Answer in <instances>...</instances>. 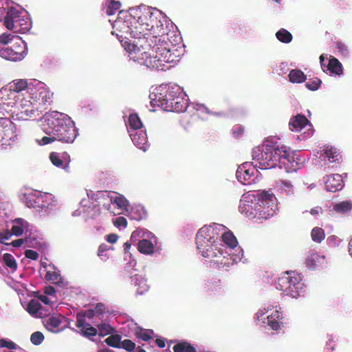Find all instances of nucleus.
Masks as SVG:
<instances>
[{
	"label": "nucleus",
	"mask_w": 352,
	"mask_h": 352,
	"mask_svg": "<svg viewBox=\"0 0 352 352\" xmlns=\"http://www.w3.org/2000/svg\"><path fill=\"white\" fill-rule=\"evenodd\" d=\"M25 241H28V239H18L16 240H14L12 243H9L10 245H12L13 247L18 248L21 246L23 244L25 243Z\"/></svg>",
	"instance_id": "nucleus-59"
},
{
	"label": "nucleus",
	"mask_w": 352,
	"mask_h": 352,
	"mask_svg": "<svg viewBox=\"0 0 352 352\" xmlns=\"http://www.w3.org/2000/svg\"><path fill=\"white\" fill-rule=\"evenodd\" d=\"M289 80L292 83H301L306 80L305 74L300 69H292L288 75Z\"/></svg>",
	"instance_id": "nucleus-30"
},
{
	"label": "nucleus",
	"mask_w": 352,
	"mask_h": 352,
	"mask_svg": "<svg viewBox=\"0 0 352 352\" xmlns=\"http://www.w3.org/2000/svg\"><path fill=\"white\" fill-rule=\"evenodd\" d=\"M45 293L48 295H52L56 293V289L52 286H48L45 287Z\"/></svg>",
	"instance_id": "nucleus-63"
},
{
	"label": "nucleus",
	"mask_w": 352,
	"mask_h": 352,
	"mask_svg": "<svg viewBox=\"0 0 352 352\" xmlns=\"http://www.w3.org/2000/svg\"><path fill=\"white\" fill-rule=\"evenodd\" d=\"M0 137L2 141L9 142L16 138L14 124L7 118H0Z\"/></svg>",
	"instance_id": "nucleus-12"
},
{
	"label": "nucleus",
	"mask_w": 352,
	"mask_h": 352,
	"mask_svg": "<svg viewBox=\"0 0 352 352\" xmlns=\"http://www.w3.org/2000/svg\"><path fill=\"white\" fill-rule=\"evenodd\" d=\"M43 130L47 135L41 139L44 145L54 141L71 144L77 136L74 122L69 117L58 113L48 116L45 119Z\"/></svg>",
	"instance_id": "nucleus-2"
},
{
	"label": "nucleus",
	"mask_w": 352,
	"mask_h": 352,
	"mask_svg": "<svg viewBox=\"0 0 352 352\" xmlns=\"http://www.w3.org/2000/svg\"><path fill=\"white\" fill-rule=\"evenodd\" d=\"M121 336L119 334H113L104 340V342L109 346L120 349L121 344Z\"/></svg>",
	"instance_id": "nucleus-41"
},
{
	"label": "nucleus",
	"mask_w": 352,
	"mask_h": 352,
	"mask_svg": "<svg viewBox=\"0 0 352 352\" xmlns=\"http://www.w3.org/2000/svg\"><path fill=\"white\" fill-rule=\"evenodd\" d=\"M11 232L16 236H21L24 232L27 235L31 230L29 223L23 218H16L12 221Z\"/></svg>",
	"instance_id": "nucleus-16"
},
{
	"label": "nucleus",
	"mask_w": 352,
	"mask_h": 352,
	"mask_svg": "<svg viewBox=\"0 0 352 352\" xmlns=\"http://www.w3.org/2000/svg\"><path fill=\"white\" fill-rule=\"evenodd\" d=\"M283 319V314L278 310L274 311L267 316V324L273 330H278L280 327V320Z\"/></svg>",
	"instance_id": "nucleus-24"
},
{
	"label": "nucleus",
	"mask_w": 352,
	"mask_h": 352,
	"mask_svg": "<svg viewBox=\"0 0 352 352\" xmlns=\"http://www.w3.org/2000/svg\"><path fill=\"white\" fill-rule=\"evenodd\" d=\"M244 129L241 126H235L232 129V133L235 137L239 138L243 133Z\"/></svg>",
	"instance_id": "nucleus-58"
},
{
	"label": "nucleus",
	"mask_w": 352,
	"mask_h": 352,
	"mask_svg": "<svg viewBox=\"0 0 352 352\" xmlns=\"http://www.w3.org/2000/svg\"><path fill=\"white\" fill-rule=\"evenodd\" d=\"M118 239L116 234H109L107 236V241L110 243H115Z\"/></svg>",
	"instance_id": "nucleus-61"
},
{
	"label": "nucleus",
	"mask_w": 352,
	"mask_h": 352,
	"mask_svg": "<svg viewBox=\"0 0 352 352\" xmlns=\"http://www.w3.org/2000/svg\"><path fill=\"white\" fill-rule=\"evenodd\" d=\"M311 236L314 241L316 243H320L322 240L324 239L325 234L323 229L316 227L311 230Z\"/></svg>",
	"instance_id": "nucleus-42"
},
{
	"label": "nucleus",
	"mask_w": 352,
	"mask_h": 352,
	"mask_svg": "<svg viewBox=\"0 0 352 352\" xmlns=\"http://www.w3.org/2000/svg\"><path fill=\"white\" fill-rule=\"evenodd\" d=\"M61 319L58 316L49 317L45 321V326L46 329L52 332H58V327L61 324Z\"/></svg>",
	"instance_id": "nucleus-27"
},
{
	"label": "nucleus",
	"mask_w": 352,
	"mask_h": 352,
	"mask_svg": "<svg viewBox=\"0 0 352 352\" xmlns=\"http://www.w3.org/2000/svg\"><path fill=\"white\" fill-rule=\"evenodd\" d=\"M25 54V43L21 38L16 36L15 41L1 52L0 56L6 60L16 61L21 60Z\"/></svg>",
	"instance_id": "nucleus-9"
},
{
	"label": "nucleus",
	"mask_w": 352,
	"mask_h": 352,
	"mask_svg": "<svg viewBox=\"0 0 352 352\" xmlns=\"http://www.w3.org/2000/svg\"><path fill=\"white\" fill-rule=\"evenodd\" d=\"M309 120L307 118L301 114H298L292 117L289 122V127L293 131H301L307 124Z\"/></svg>",
	"instance_id": "nucleus-21"
},
{
	"label": "nucleus",
	"mask_w": 352,
	"mask_h": 352,
	"mask_svg": "<svg viewBox=\"0 0 352 352\" xmlns=\"http://www.w3.org/2000/svg\"><path fill=\"white\" fill-rule=\"evenodd\" d=\"M254 168L248 162L240 165L236 170V175L239 182L244 185L250 184V178L254 174Z\"/></svg>",
	"instance_id": "nucleus-14"
},
{
	"label": "nucleus",
	"mask_w": 352,
	"mask_h": 352,
	"mask_svg": "<svg viewBox=\"0 0 352 352\" xmlns=\"http://www.w3.org/2000/svg\"><path fill=\"white\" fill-rule=\"evenodd\" d=\"M45 280L50 281L54 284L60 285L63 283V278L59 271L54 269L53 270H48L46 272Z\"/></svg>",
	"instance_id": "nucleus-31"
},
{
	"label": "nucleus",
	"mask_w": 352,
	"mask_h": 352,
	"mask_svg": "<svg viewBox=\"0 0 352 352\" xmlns=\"http://www.w3.org/2000/svg\"><path fill=\"white\" fill-rule=\"evenodd\" d=\"M128 122L130 128L134 131L140 129L142 127V123L139 116L133 113L129 116Z\"/></svg>",
	"instance_id": "nucleus-40"
},
{
	"label": "nucleus",
	"mask_w": 352,
	"mask_h": 352,
	"mask_svg": "<svg viewBox=\"0 0 352 352\" xmlns=\"http://www.w3.org/2000/svg\"><path fill=\"white\" fill-rule=\"evenodd\" d=\"M352 209V201H342L338 204H336L333 206L332 210L337 214H344L350 212Z\"/></svg>",
	"instance_id": "nucleus-26"
},
{
	"label": "nucleus",
	"mask_w": 352,
	"mask_h": 352,
	"mask_svg": "<svg viewBox=\"0 0 352 352\" xmlns=\"http://www.w3.org/2000/svg\"><path fill=\"white\" fill-rule=\"evenodd\" d=\"M132 142L135 145L143 151H146V144L147 142V136L145 131H134L133 133H130Z\"/></svg>",
	"instance_id": "nucleus-22"
},
{
	"label": "nucleus",
	"mask_w": 352,
	"mask_h": 352,
	"mask_svg": "<svg viewBox=\"0 0 352 352\" xmlns=\"http://www.w3.org/2000/svg\"><path fill=\"white\" fill-rule=\"evenodd\" d=\"M138 249L142 254H152L154 252L155 247L150 241L142 239L138 242Z\"/></svg>",
	"instance_id": "nucleus-28"
},
{
	"label": "nucleus",
	"mask_w": 352,
	"mask_h": 352,
	"mask_svg": "<svg viewBox=\"0 0 352 352\" xmlns=\"http://www.w3.org/2000/svg\"><path fill=\"white\" fill-rule=\"evenodd\" d=\"M40 303L34 300H32L28 305V311L30 314H36L41 309Z\"/></svg>",
	"instance_id": "nucleus-49"
},
{
	"label": "nucleus",
	"mask_w": 352,
	"mask_h": 352,
	"mask_svg": "<svg viewBox=\"0 0 352 352\" xmlns=\"http://www.w3.org/2000/svg\"><path fill=\"white\" fill-rule=\"evenodd\" d=\"M221 238V242L223 241L225 244L228 245L231 248H234L237 245V240L231 232L223 233Z\"/></svg>",
	"instance_id": "nucleus-36"
},
{
	"label": "nucleus",
	"mask_w": 352,
	"mask_h": 352,
	"mask_svg": "<svg viewBox=\"0 0 352 352\" xmlns=\"http://www.w3.org/2000/svg\"><path fill=\"white\" fill-rule=\"evenodd\" d=\"M129 217L136 221H140L143 218L141 211L138 208H131L129 212Z\"/></svg>",
	"instance_id": "nucleus-51"
},
{
	"label": "nucleus",
	"mask_w": 352,
	"mask_h": 352,
	"mask_svg": "<svg viewBox=\"0 0 352 352\" xmlns=\"http://www.w3.org/2000/svg\"><path fill=\"white\" fill-rule=\"evenodd\" d=\"M97 329L98 330V335L100 337H104L107 335L113 333L116 331V329L107 323H100L97 325Z\"/></svg>",
	"instance_id": "nucleus-39"
},
{
	"label": "nucleus",
	"mask_w": 352,
	"mask_h": 352,
	"mask_svg": "<svg viewBox=\"0 0 352 352\" xmlns=\"http://www.w3.org/2000/svg\"><path fill=\"white\" fill-rule=\"evenodd\" d=\"M25 256L33 261H36L38 258V253L34 250H27L24 252Z\"/></svg>",
	"instance_id": "nucleus-55"
},
{
	"label": "nucleus",
	"mask_w": 352,
	"mask_h": 352,
	"mask_svg": "<svg viewBox=\"0 0 352 352\" xmlns=\"http://www.w3.org/2000/svg\"><path fill=\"white\" fill-rule=\"evenodd\" d=\"M1 263L6 267L10 268L12 272H14L17 269V263L14 257L9 253H6L3 255Z\"/></svg>",
	"instance_id": "nucleus-33"
},
{
	"label": "nucleus",
	"mask_w": 352,
	"mask_h": 352,
	"mask_svg": "<svg viewBox=\"0 0 352 352\" xmlns=\"http://www.w3.org/2000/svg\"><path fill=\"white\" fill-rule=\"evenodd\" d=\"M320 257L316 252H310L306 258V264L310 269H314L316 266L317 262L319 261Z\"/></svg>",
	"instance_id": "nucleus-43"
},
{
	"label": "nucleus",
	"mask_w": 352,
	"mask_h": 352,
	"mask_svg": "<svg viewBox=\"0 0 352 352\" xmlns=\"http://www.w3.org/2000/svg\"><path fill=\"white\" fill-rule=\"evenodd\" d=\"M39 107H37L36 104L34 102L26 105L25 107L19 108L16 116L20 120H29L36 116Z\"/></svg>",
	"instance_id": "nucleus-17"
},
{
	"label": "nucleus",
	"mask_w": 352,
	"mask_h": 352,
	"mask_svg": "<svg viewBox=\"0 0 352 352\" xmlns=\"http://www.w3.org/2000/svg\"><path fill=\"white\" fill-rule=\"evenodd\" d=\"M31 234L30 230V232H28V234L23 238V239H28V241H25L24 244L28 247L35 248L38 245L39 243L35 237L31 236Z\"/></svg>",
	"instance_id": "nucleus-50"
},
{
	"label": "nucleus",
	"mask_w": 352,
	"mask_h": 352,
	"mask_svg": "<svg viewBox=\"0 0 352 352\" xmlns=\"http://www.w3.org/2000/svg\"><path fill=\"white\" fill-rule=\"evenodd\" d=\"M148 29L149 36L153 40V38H156L157 36L163 35L165 33V28L164 27L163 23L154 13L153 14Z\"/></svg>",
	"instance_id": "nucleus-15"
},
{
	"label": "nucleus",
	"mask_w": 352,
	"mask_h": 352,
	"mask_svg": "<svg viewBox=\"0 0 352 352\" xmlns=\"http://www.w3.org/2000/svg\"><path fill=\"white\" fill-rule=\"evenodd\" d=\"M304 284L300 276L294 272H287L278 280L276 289L285 295L298 298L304 292Z\"/></svg>",
	"instance_id": "nucleus-7"
},
{
	"label": "nucleus",
	"mask_w": 352,
	"mask_h": 352,
	"mask_svg": "<svg viewBox=\"0 0 352 352\" xmlns=\"http://www.w3.org/2000/svg\"><path fill=\"white\" fill-rule=\"evenodd\" d=\"M323 151L324 158L327 159L329 163H334L337 165L342 162V155L336 148L332 146H326Z\"/></svg>",
	"instance_id": "nucleus-20"
},
{
	"label": "nucleus",
	"mask_w": 352,
	"mask_h": 352,
	"mask_svg": "<svg viewBox=\"0 0 352 352\" xmlns=\"http://www.w3.org/2000/svg\"><path fill=\"white\" fill-rule=\"evenodd\" d=\"M153 12L149 8H144L143 10H140L138 15V18L140 19L142 23L146 25L147 28L149 26V23L152 19Z\"/></svg>",
	"instance_id": "nucleus-35"
},
{
	"label": "nucleus",
	"mask_w": 352,
	"mask_h": 352,
	"mask_svg": "<svg viewBox=\"0 0 352 352\" xmlns=\"http://www.w3.org/2000/svg\"><path fill=\"white\" fill-rule=\"evenodd\" d=\"M276 197L270 190H264L259 195V201L263 206L272 207L276 204Z\"/></svg>",
	"instance_id": "nucleus-23"
},
{
	"label": "nucleus",
	"mask_w": 352,
	"mask_h": 352,
	"mask_svg": "<svg viewBox=\"0 0 352 352\" xmlns=\"http://www.w3.org/2000/svg\"><path fill=\"white\" fill-rule=\"evenodd\" d=\"M179 88L175 90L174 87H168L160 92L152 93L150 95L151 104L157 106L164 111L173 112H182L185 109L184 98L177 93Z\"/></svg>",
	"instance_id": "nucleus-4"
},
{
	"label": "nucleus",
	"mask_w": 352,
	"mask_h": 352,
	"mask_svg": "<svg viewBox=\"0 0 352 352\" xmlns=\"http://www.w3.org/2000/svg\"><path fill=\"white\" fill-rule=\"evenodd\" d=\"M81 331L82 336L87 338L94 337L98 334V329L91 327L90 324H87L86 327L81 329Z\"/></svg>",
	"instance_id": "nucleus-45"
},
{
	"label": "nucleus",
	"mask_w": 352,
	"mask_h": 352,
	"mask_svg": "<svg viewBox=\"0 0 352 352\" xmlns=\"http://www.w3.org/2000/svg\"><path fill=\"white\" fill-rule=\"evenodd\" d=\"M197 248L204 257L213 258L223 254L221 239L216 229L212 226H204L196 235Z\"/></svg>",
	"instance_id": "nucleus-3"
},
{
	"label": "nucleus",
	"mask_w": 352,
	"mask_h": 352,
	"mask_svg": "<svg viewBox=\"0 0 352 352\" xmlns=\"http://www.w3.org/2000/svg\"><path fill=\"white\" fill-rule=\"evenodd\" d=\"M44 340V336L41 331H35L30 336V341L34 345H39Z\"/></svg>",
	"instance_id": "nucleus-48"
},
{
	"label": "nucleus",
	"mask_w": 352,
	"mask_h": 352,
	"mask_svg": "<svg viewBox=\"0 0 352 352\" xmlns=\"http://www.w3.org/2000/svg\"><path fill=\"white\" fill-rule=\"evenodd\" d=\"M277 39L284 43H289L292 41V34L286 29L281 28L276 33Z\"/></svg>",
	"instance_id": "nucleus-37"
},
{
	"label": "nucleus",
	"mask_w": 352,
	"mask_h": 352,
	"mask_svg": "<svg viewBox=\"0 0 352 352\" xmlns=\"http://www.w3.org/2000/svg\"><path fill=\"white\" fill-rule=\"evenodd\" d=\"M343 185L342 176L339 174L328 176L325 182L326 189L330 192H336L341 190Z\"/></svg>",
	"instance_id": "nucleus-19"
},
{
	"label": "nucleus",
	"mask_w": 352,
	"mask_h": 352,
	"mask_svg": "<svg viewBox=\"0 0 352 352\" xmlns=\"http://www.w3.org/2000/svg\"><path fill=\"white\" fill-rule=\"evenodd\" d=\"M50 159L54 166L63 168L65 170H69V163L70 160L69 155L67 153H64L62 157H60L58 153L52 152L50 155Z\"/></svg>",
	"instance_id": "nucleus-18"
},
{
	"label": "nucleus",
	"mask_w": 352,
	"mask_h": 352,
	"mask_svg": "<svg viewBox=\"0 0 352 352\" xmlns=\"http://www.w3.org/2000/svg\"><path fill=\"white\" fill-rule=\"evenodd\" d=\"M280 152L281 160L280 165H283L287 173L296 172L304 164V158H302L296 153H290L286 147L282 146Z\"/></svg>",
	"instance_id": "nucleus-8"
},
{
	"label": "nucleus",
	"mask_w": 352,
	"mask_h": 352,
	"mask_svg": "<svg viewBox=\"0 0 352 352\" xmlns=\"http://www.w3.org/2000/svg\"><path fill=\"white\" fill-rule=\"evenodd\" d=\"M109 250L108 246L106 244H101L98 248V256L102 257L105 256L104 253Z\"/></svg>",
	"instance_id": "nucleus-60"
},
{
	"label": "nucleus",
	"mask_w": 352,
	"mask_h": 352,
	"mask_svg": "<svg viewBox=\"0 0 352 352\" xmlns=\"http://www.w3.org/2000/svg\"><path fill=\"white\" fill-rule=\"evenodd\" d=\"M131 26L132 38L136 40L133 43L126 41L122 44L129 52L130 59L150 69L161 71L168 69V63L177 60V56L170 50L166 42L156 43L155 40L150 38L147 26L138 17L131 16Z\"/></svg>",
	"instance_id": "nucleus-1"
},
{
	"label": "nucleus",
	"mask_w": 352,
	"mask_h": 352,
	"mask_svg": "<svg viewBox=\"0 0 352 352\" xmlns=\"http://www.w3.org/2000/svg\"><path fill=\"white\" fill-rule=\"evenodd\" d=\"M18 101V104L16 106L18 108V110H19V108L25 107L26 105L34 102V100H28L27 98L24 97V95L21 96Z\"/></svg>",
	"instance_id": "nucleus-54"
},
{
	"label": "nucleus",
	"mask_w": 352,
	"mask_h": 352,
	"mask_svg": "<svg viewBox=\"0 0 352 352\" xmlns=\"http://www.w3.org/2000/svg\"><path fill=\"white\" fill-rule=\"evenodd\" d=\"M155 344L157 345L160 348H164L165 347V340L162 338H157L155 340Z\"/></svg>",
	"instance_id": "nucleus-64"
},
{
	"label": "nucleus",
	"mask_w": 352,
	"mask_h": 352,
	"mask_svg": "<svg viewBox=\"0 0 352 352\" xmlns=\"http://www.w3.org/2000/svg\"><path fill=\"white\" fill-rule=\"evenodd\" d=\"M113 203L116 204L119 208L127 210L129 206L128 200L122 195L116 196L113 199H111Z\"/></svg>",
	"instance_id": "nucleus-44"
},
{
	"label": "nucleus",
	"mask_w": 352,
	"mask_h": 352,
	"mask_svg": "<svg viewBox=\"0 0 352 352\" xmlns=\"http://www.w3.org/2000/svg\"><path fill=\"white\" fill-rule=\"evenodd\" d=\"M134 335L137 338L147 342L152 338L154 331L152 329L138 327L134 331Z\"/></svg>",
	"instance_id": "nucleus-32"
},
{
	"label": "nucleus",
	"mask_w": 352,
	"mask_h": 352,
	"mask_svg": "<svg viewBox=\"0 0 352 352\" xmlns=\"http://www.w3.org/2000/svg\"><path fill=\"white\" fill-rule=\"evenodd\" d=\"M14 234L11 230H6L4 232H0V243L9 245V243H6V241L9 240Z\"/></svg>",
	"instance_id": "nucleus-52"
},
{
	"label": "nucleus",
	"mask_w": 352,
	"mask_h": 352,
	"mask_svg": "<svg viewBox=\"0 0 352 352\" xmlns=\"http://www.w3.org/2000/svg\"><path fill=\"white\" fill-rule=\"evenodd\" d=\"M135 346V343L129 339H125L121 341L120 344V348L124 349L127 352H134Z\"/></svg>",
	"instance_id": "nucleus-46"
},
{
	"label": "nucleus",
	"mask_w": 352,
	"mask_h": 352,
	"mask_svg": "<svg viewBox=\"0 0 352 352\" xmlns=\"http://www.w3.org/2000/svg\"><path fill=\"white\" fill-rule=\"evenodd\" d=\"M30 95L32 96H31V99L34 100V102L36 104V106L39 107V109L42 108L45 109L47 108L45 106L50 104L52 102V94H50L48 90L44 88H41L34 91H32ZM28 98H30V96H28Z\"/></svg>",
	"instance_id": "nucleus-13"
},
{
	"label": "nucleus",
	"mask_w": 352,
	"mask_h": 352,
	"mask_svg": "<svg viewBox=\"0 0 352 352\" xmlns=\"http://www.w3.org/2000/svg\"><path fill=\"white\" fill-rule=\"evenodd\" d=\"M0 348H8L9 349H16V344L12 341H8L4 338L0 339Z\"/></svg>",
	"instance_id": "nucleus-53"
},
{
	"label": "nucleus",
	"mask_w": 352,
	"mask_h": 352,
	"mask_svg": "<svg viewBox=\"0 0 352 352\" xmlns=\"http://www.w3.org/2000/svg\"><path fill=\"white\" fill-rule=\"evenodd\" d=\"M115 225L117 226L126 227L127 221H126V218H124L123 217H119L116 218V221H115Z\"/></svg>",
	"instance_id": "nucleus-57"
},
{
	"label": "nucleus",
	"mask_w": 352,
	"mask_h": 352,
	"mask_svg": "<svg viewBox=\"0 0 352 352\" xmlns=\"http://www.w3.org/2000/svg\"><path fill=\"white\" fill-rule=\"evenodd\" d=\"M23 96V93H18L8 87L0 89V109L9 113L12 108L18 104V100Z\"/></svg>",
	"instance_id": "nucleus-10"
},
{
	"label": "nucleus",
	"mask_w": 352,
	"mask_h": 352,
	"mask_svg": "<svg viewBox=\"0 0 352 352\" xmlns=\"http://www.w3.org/2000/svg\"><path fill=\"white\" fill-rule=\"evenodd\" d=\"M282 146L277 144L265 145L263 148L256 147L252 149V156L256 162V167L262 170L271 169L280 164Z\"/></svg>",
	"instance_id": "nucleus-5"
},
{
	"label": "nucleus",
	"mask_w": 352,
	"mask_h": 352,
	"mask_svg": "<svg viewBox=\"0 0 352 352\" xmlns=\"http://www.w3.org/2000/svg\"><path fill=\"white\" fill-rule=\"evenodd\" d=\"M322 211V208L317 206L314 208L311 209L310 214L315 216V215H318L320 213H321Z\"/></svg>",
	"instance_id": "nucleus-62"
},
{
	"label": "nucleus",
	"mask_w": 352,
	"mask_h": 352,
	"mask_svg": "<svg viewBox=\"0 0 352 352\" xmlns=\"http://www.w3.org/2000/svg\"><path fill=\"white\" fill-rule=\"evenodd\" d=\"M327 67L331 73L336 75H340L342 74V65L341 63L334 57L329 59Z\"/></svg>",
	"instance_id": "nucleus-29"
},
{
	"label": "nucleus",
	"mask_w": 352,
	"mask_h": 352,
	"mask_svg": "<svg viewBox=\"0 0 352 352\" xmlns=\"http://www.w3.org/2000/svg\"><path fill=\"white\" fill-rule=\"evenodd\" d=\"M88 323L85 322V319L82 316L77 317L76 327L80 329L86 327Z\"/></svg>",
	"instance_id": "nucleus-56"
},
{
	"label": "nucleus",
	"mask_w": 352,
	"mask_h": 352,
	"mask_svg": "<svg viewBox=\"0 0 352 352\" xmlns=\"http://www.w3.org/2000/svg\"><path fill=\"white\" fill-rule=\"evenodd\" d=\"M106 4L105 12L109 16L115 14L121 6L119 1L115 0H107Z\"/></svg>",
	"instance_id": "nucleus-38"
},
{
	"label": "nucleus",
	"mask_w": 352,
	"mask_h": 352,
	"mask_svg": "<svg viewBox=\"0 0 352 352\" xmlns=\"http://www.w3.org/2000/svg\"><path fill=\"white\" fill-rule=\"evenodd\" d=\"M8 88L18 93H22V91H26L28 96H30L33 91V89L28 85L27 81L24 80H19L16 82H14Z\"/></svg>",
	"instance_id": "nucleus-25"
},
{
	"label": "nucleus",
	"mask_w": 352,
	"mask_h": 352,
	"mask_svg": "<svg viewBox=\"0 0 352 352\" xmlns=\"http://www.w3.org/2000/svg\"><path fill=\"white\" fill-rule=\"evenodd\" d=\"M321 84V80L318 78H314L306 82L305 86L311 91L317 90Z\"/></svg>",
	"instance_id": "nucleus-47"
},
{
	"label": "nucleus",
	"mask_w": 352,
	"mask_h": 352,
	"mask_svg": "<svg viewBox=\"0 0 352 352\" xmlns=\"http://www.w3.org/2000/svg\"><path fill=\"white\" fill-rule=\"evenodd\" d=\"M173 349L174 352H197L196 349L186 341L176 344L173 346Z\"/></svg>",
	"instance_id": "nucleus-34"
},
{
	"label": "nucleus",
	"mask_w": 352,
	"mask_h": 352,
	"mask_svg": "<svg viewBox=\"0 0 352 352\" xmlns=\"http://www.w3.org/2000/svg\"><path fill=\"white\" fill-rule=\"evenodd\" d=\"M3 25L14 33L25 34L32 27V22L28 16L14 6L8 7L3 18Z\"/></svg>",
	"instance_id": "nucleus-6"
},
{
	"label": "nucleus",
	"mask_w": 352,
	"mask_h": 352,
	"mask_svg": "<svg viewBox=\"0 0 352 352\" xmlns=\"http://www.w3.org/2000/svg\"><path fill=\"white\" fill-rule=\"evenodd\" d=\"M131 25V16L125 20L118 19L114 22L113 25V31L112 32V34L116 35L122 45L124 43V41H128L130 38H132Z\"/></svg>",
	"instance_id": "nucleus-11"
}]
</instances>
